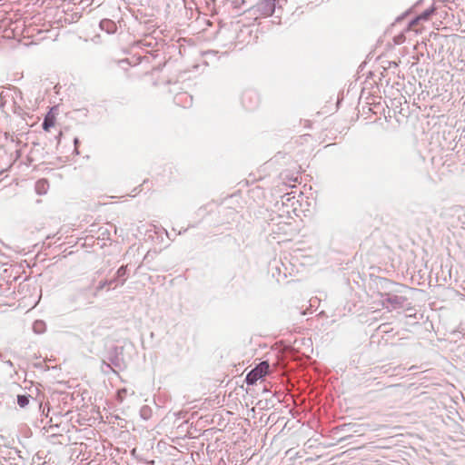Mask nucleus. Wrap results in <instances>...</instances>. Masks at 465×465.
Returning <instances> with one entry per match:
<instances>
[{
  "instance_id": "1",
  "label": "nucleus",
  "mask_w": 465,
  "mask_h": 465,
  "mask_svg": "<svg viewBox=\"0 0 465 465\" xmlns=\"http://www.w3.org/2000/svg\"><path fill=\"white\" fill-rule=\"evenodd\" d=\"M276 0H261L251 11L253 15H259L261 16H270L275 10Z\"/></svg>"
},
{
  "instance_id": "2",
  "label": "nucleus",
  "mask_w": 465,
  "mask_h": 465,
  "mask_svg": "<svg viewBox=\"0 0 465 465\" xmlns=\"http://www.w3.org/2000/svg\"><path fill=\"white\" fill-rule=\"evenodd\" d=\"M268 370L269 364L266 361L261 362L246 375V383L248 385L254 384L259 379H261L267 373Z\"/></svg>"
},
{
  "instance_id": "3",
  "label": "nucleus",
  "mask_w": 465,
  "mask_h": 465,
  "mask_svg": "<svg viewBox=\"0 0 465 465\" xmlns=\"http://www.w3.org/2000/svg\"><path fill=\"white\" fill-rule=\"evenodd\" d=\"M381 298L382 306L388 310H395L401 308L406 302L404 297L398 295L386 294L385 296L381 295Z\"/></svg>"
},
{
  "instance_id": "4",
  "label": "nucleus",
  "mask_w": 465,
  "mask_h": 465,
  "mask_svg": "<svg viewBox=\"0 0 465 465\" xmlns=\"http://www.w3.org/2000/svg\"><path fill=\"white\" fill-rule=\"evenodd\" d=\"M100 28L109 34L116 31V25L109 19H104L100 22Z\"/></svg>"
},
{
  "instance_id": "5",
  "label": "nucleus",
  "mask_w": 465,
  "mask_h": 465,
  "mask_svg": "<svg viewBox=\"0 0 465 465\" xmlns=\"http://www.w3.org/2000/svg\"><path fill=\"white\" fill-rule=\"evenodd\" d=\"M48 187L47 181L45 180H39L35 184V190L37 193L43 194L46 193Z\"/></svg>"
},
{
  "instance_id": "6",
  "label": "nucleus",
  "mask_w": 465,
  "mask_h": 465,
  "mask_svg": "<svg viewBox=\"0 0 465 465\" xmlns=\"http://www.w3.org/2000/svg\"><path fill=\"white\" fill-rule=\"evenodd\" d=\"M33 330L35 333H43L45 330V324L42 321H35L33 325Z\"/></svg>"
},
{
  "instance_id": "7",
  "label": "nucleus",
  "mask_w": 465,
  "mask_h": 465,
  "mask_svg": "<svg viewBox=\"0 0 465 465\" xmlns=\"http://www.w3.org/2000/svg\"><path fill=\"white\" fill-rule=\"evenodd\" d=\"M435 12V7L431 6L430 8L426 9L423 11L420 15H418V19L420 20H428L430 16Z\"/></svg>"
},
{
  "instance_id": "8",
  "label": "nucleus",
  "mask_w": 465,
  "mask_h": 465,
  "mask_svg": "<svg viewBox=\"0 0 465 465\" xmlns=\"http://www.w3.org/2000/svg\"><path fill=\"white\" fill-rule=\"evenodd\" d=\"M54 121L53 117L46 116L43 122V129L45 131H49V129L54 126Z\"/></svg>"
},
{
  "instance_id": "9",
  "label": "nucleus",
  "mask_w": 465,
  "mask_h": 465,
  "mask_svg": "<svg viewBox=\"0 0 465 465\" xmlns=\"http://www.w3.org/2000/svg\"><path fill=\"white\" fill-rule=\"evenodd\" d=\"M28 403H29L28 396H26V395H18V397H17V404L21 408H25V406L28 405Z\"/></svg>"
},
{
  "instance_id": "10",
  "label": "nucleus",
  "mask_w": 465,
  "mask_h": 465,
  "mask_svg": "<svg viewBox=\"0 0 465 465\" xmlns=\"http://www.w3.org/2000/svg\"><path fill=\"white\" fill-rule=\"evenodd\" d=\"M125 272H126V268L124 266H121L117 270L116 274H117L118 277H122V276H124L125 274Z\"/></svg>"
},
{
  "instance_id": "11",
  "label": "nucleus",
  "mask_w": 465,
  "mask_h": 465,
  "mask_svg": "<svg viewBox=\"0 0 465 465\" xmlns=\"http://www.w3.org/2000/svg\"><path fill=\"white\" fill-rule=\"evenodd\" d=\"M183 98H185V99H191V97L187 94H179L175 97V101L178 103L179 101H181Z\"/></svg>"
},
{
  "instance_id": "12",
  "label": "nucleus",
  "mask_w": 465,
  "mask_h": 465,
  "mask_svg": "<svg viewBox=\"0 0 465 465\" xmlns=\"http://www.w3.org/2000/svg\"><path fill=\"white\" fill-rule=\"evenodd\" d=\"M420 21V19H418V16L413 19L411 22V25H415L418 24V22Z\"/></svg>"
},
{
  "instance_id": "13",
  "label": "nucleus",
  "mask_w": 465,
  "mask_h": 465,
  "mask_svg": "<svg viewBox=\"0 0 465 465\" xmlns=\"http://www.w3.org/2000/svg\"><path fill=\"white\" fill-rule=\"evenodd\" d=\"M126 391L125 390H123V391H118V396L121 397V396H124V393H125Z\"/></svg>"
},
{
  "instance_id": "14",
  "label": "nucleus",
  "mask_w": 465,
  "mask_h": 465,
  "mask_svg": "<svg viewBox=\"0 0 465 465\" xmlns=\"http://www.w3.org/2000/svg\"><path fill=\"white\" fill-rule=\"evenodd\" d=\"M126 391L125 390H123V391H118V396L121 397V396H124V393H125Z\"/></svg>"
},
{
  "instance_id": "15",
  "label": "nucleus",
  "mask_w": 465,
  "mask_h": 465,
  "mask_svg": "<svg viewBox=\"0 0 465 465\" xmlns=\"http://www.w3.org/2000/svg\"><path fill=\"white\" fill-rule=\"evenodd\" d=\"M107 284L106 282H101L99 288L102 289Z\"/></svg>"
}]
</instances>
